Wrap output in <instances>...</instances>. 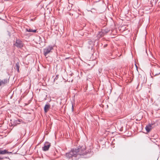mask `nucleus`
I'll return each mask as SVG.
<instances>
[{"mask_svg":"<svg viewBox=\"0 0 160 160\" xmlns=\"http://www.w3.org/2000/svg\"><path fill=\"white\" fill-rule=\"evenodd\" d=\"M26 30L28 32H37V30H32L31 29H28L26 28Z\"/></svg>","mask_w":160,"mask_h":160,"instance_id":"obj_11","label":"nucleus"},{"mask_svg":"<svg viewBox=\"0 0 160 160\" xmlns=\"http://www.w3.org/2000/svg\"><path fill=\"white\" fill-rule=\"evenodd\" d=\"M19 65L18 62H17L16 63V66H15V69L17 70L18 72H19Z\"/></svg>","mask_w":160,"mask_h":160,"instance_id":"obj_12","label":"nucleus"},{"mask_svg":"<svg viewBox=\"0 0 160 160\" xmlns=\"http://www.w3.org/2000/svg\"><path fill=\"white\" fill-rule=\"evenodd\" d=\"M51 146V143L48 142H46L44 144V146L42 147V150L43 151H48L50 146Z\"/></svg>","mask_w":160,"mask_h":160,"instance_id":"obj_5","label":"nucleus"},{"mask_svg":"<svg viewBox=\"0 0 160 160\" xmlns=\"http://www.w3.org/2000/svg\"><path fill=\"white\" fill-rule=\"evenodd\" d=\"M15 122H19V121L16 120Z\"/></svg>","mask_w":160,"mask_h":160,"instance_id":"obj_17","label":"nucleus"},{"mask_svg":"<svg viewBox=\"0 0 160 160\" xmlns=\"http://www.w3.org/2000/svg\"><path fill=\"white\" fill-rule=\"evenodd\" d=\"M72 111H73V110H74V107H73V104H72Z\"/></svg>","mask_w":160,"mask_h":160,"instance_id":"obj_14","label":"nucleus"},{"mask_svg":"<svg viewBox=\"0 0 160 160\" xmlns=\"http://www.w3.org/2000/svg\"><path fill=\"white\" fill-rule=\"evenodd\" d=\"M92 152L90 149L87 150L85 146L79 147L77 149H72L68 152L66 153V157L69 159L73 158H79L80 157L88 158L92 155Z\"/></svg>","mask_w":160,"mask_h":160,"instance_id":"obj_1","label":"nucleus"},{"mask_svg":"<svg viewBox=\"0 0 160 160\" xmlns=\"http://www.w3.org/2000/svg\"><path fill=\"white\" fill-rule=\"evenodd\" d=\"M107 46V44H105V45H104V47H106Z\"/></svg>","mask_w":160,"mask_h":160,"instance_id":"obj_16","label":"nucleus"},{"mask_svg":"<svg viewBox=\"0 0 160 160\" xmlns=\"http://www.w3.org/2000/svg\"><path fill=\"white\" fill-rule=\"evenodd\" d=\"M9 79H4L2 80H0V86L8 83L9 82Z\"/></svg>","mask_w":160,"mask_h":160,"instance_id":"obj_7","label":"nucleus"},{"mask_svg":"<svg viewBox=\"0 0 160 160\" xmlns=\"http://www.w3.org/2000/svg\"><path fill=\"white\" fill-rule=\"evenodd\" d=\"M152 124H149L147 125L145 128V129L147 132H149L152 129Z\"/></svg>","mask_w":160,"mask_h":160,"instance_id":"obj_9","label":"nucleus"},{"mask_svg":"<svg viewBox=\"0 0 160 160\" xmlns=\"http://www.w3.org/2000/svg\"><path fill=\"white\" fill-rule=\"evenodd\" d=\"M14 45L18 48H21L23 47V44L22 42L19 39H17Z\"/></svg>","mask_w":160,"mask_h":160,"instance_id":"obj_4","label":"nucleus"},{"mask_svg":"<svg viewBox=\"0 0 160 160\" xmlns=\"http://www.w3.org/2000/svg\"><path fill=\"white\" fill-rule=\"evenodd\" d=\"M11 152H9L6 149L2 150L1 148H0V155H4L6 154H8Z\"/></svg>","mask_w":160,"mask_h":160,"instance_id":"obj_8","label":"nucleus"},{"mask_svg":"<svg viewBox=\"0 0 160 160\" xmlns=\"http://www.w3.org/2000/svg\"><path fill=\"white\" fill-rule=\"evenodd\" d=\"M50 106L49 104H46L44 107V111L46 113L49 110L50 108Z\"/></svg>","mask_w":160,"mask_h":160,"instance_id":"obj_10","label":"nucleus"},{"mask_svg":"<svg viewBox=\"0 0 160 160\" xmlns=\"http://www.w3.org/2000/svg\"><path fill=\"white\" fill-rule=\"evenodd\" d=\"M53 50V46L52 45H49L43 49V54L46 57L47 55L52 52V51Z\"/></svg>","mask_w":160,"mask_h":160,"instance_id":"obj_2","label":"nucleus"},{"mask_svg":"<svg viewBox=\"0 0 160 160\" xmlns=\"http://www.w3.org/2000/svg\"><path fill=\"white\" fill-rule=\"evenodd\" d=\"M159 74H160V70L158 68L155 69L153 70L152 72V75L154 76L158 75Z\"/></svg>","mask_w":160,"mask_h":160,"instance_id":"obj_6","label":"nucleus"},{"mask_svg":"<svg viewBox=\"0 0 160 160\" xmlns=\"http://www.w3.org/2000/svg\"><path fill=\"white\" fill-rule=\"evenodd\" d=\"M109 32L108 29H102L101 31H99L97 35L98 38H100L103 36L105 34H106Z\"/></svg>","mask_w":160,"mask_h":160,"instance_id":"obj_3","label":"nucleus"},{"mask_svg":"<svg viewBox=\"0 0 160 160\" xmlns=\"http://www.w3.org/2000/svg\"><path fill=\"white\" fill-rule=\"evenodd\" d=\"M3 159V158L1 157H0V160H2Z\"/></svg>","mask_w":160,"mask_h":160,"instance_id":"obj_15","label":"nucleus"},{"mask_svg":"<svg viewBox=\"0 0 160 160\" xmlns=\"http://www.w3.org/2000/svg\"><path fill=\"white\" fill-rule=\"evenodd\" d=\"M58 78V75H57L54 79V82H55V80L57 79Z\"/></svg>","mask_w":160,"mask_h":160,"instance_id":"obj_13","label":"nucleus"}]
</instances>
